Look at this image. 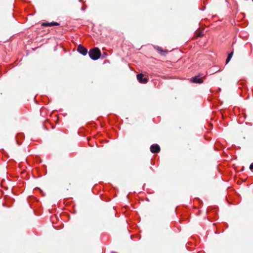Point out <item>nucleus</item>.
Instances as JSON below:
<instances>
[{"mask_svg": "<svg viewBox=\"0 0 253 253\" xmlns=\"http://www.w3.org/2000/svg\"><path fill=\"white\" fill-rule=\"evenodd\" d=\"M231 58H230V57H227L226 60V64H227L230 60Z\"/></svg>", "mask_w": 253, "mask_h": 253, "instance_id": "nucleus-10", "label": "nucleus"}, {"mask_svg": "<svg viewBox=\"0 0 253 253\" xmlns=\"http://www.w3.org/2000/svg\"><path fill=\"white\" fill-rule=\"evenodd\" d=\"M49 26L59 25V23H58L56 22H52L51 23H49Z\"/></svg>", "mask_w": 253, "mask_h": 253, "instance_id": "nucleus-8", "label": "nucleus"}, {"mask_svg": "<svg viewBox=\"0 0 253 253\" xmlns=\"http://www.w3.org/2000/svg\"><path fill=\"white\" fill-rule=\"evenodd\" d=\"M88 54L91 59L96 60L100 58L101 52L98 47H94L89 50Z\"/></svg>", "mask_w": 253, "mask_h": 253, "instance_id": "nucleus-1", "label": "nucleus"}, {"mask_svg": "<svg viewBox=\"0 0 253 253\" xmlns=\"http://www.w3.org/2000/svg\"><path fill=\"white\" fill-rule=\"evenodd\" d=\"M204 35V34L200 31H196L195 33V34H194V38H198V37H202Z\"/></svg>", "mask_w": 253, "mask_h": 253, "instance_id": "nucleus-7", "label": "nucleus"}, {"mask_svg": "<svg viewBox=\"0 0 253 253\" xmlns=\"http://www.w3.org/2000/svg\"><path fill=\"white\" fill-rule=\"evenodd\" d=\"M42 25L43 26H49V23H43Z\"/></svg>", "mask_w": 253, "mask_h": 253, "instance_id": "nucleus-9", "label": "nucleus"}, {"mask_svg": "<svg viewBox=\"0 0 253 253\" xmlns=\"http://www.w3.org/2000/svg\"><path fill=\"white\" fill-rule=\"evenodd\" d=\"M154 48L159 51L160 54L163 56H165L168 53L167 50H163L161 47L158 46H155Z\"/></svg>", "mask_w": 253, "mask_h": 253, "instance_id": "nucleus-5", "label": "nucleus"}, {"mask_svg": "<svg viewBox=\"0 0 253 253\" xmlns=\"http://www.w3.org/2000/svg\"><path fill=\"white\" fill-rule=\"evenodd\" d=\"M192 81L193 83H195L201 84L203 82V79L202 78H199V76H198L193 77L192 78Z\"/></svg>", "mask_w": 253, "mask_h": 253, "instance_id": "nucleus-6", "label": "nucleus"}, {"mask_svg": "<svg viewBox=\"0 0 253 253\" xmlns=\"http://www.w3.org/2000/svg\"><path fill=\"white\" fill-rule=\"evenodd\" d=\"M143 75L142 73L137 75V79L140 83H142V84L147 83L148 81V79L146 78H143Z\"/></svg>", "mask_w": 253, "mask_h": 253, "instance_id": "nucleus-3", "label": "nucleus"}, {"mask_svg": "<svg viewBox=\"0 0 253 253\" xmlns=\"http://www.w3.org/2000/svg\"><path fill=\"white\" fill-rule=\"evenodd\" d=\"M150 150L152 153H158L160 151V147L158 144H153L150 147Z\"/></svg>", "mask_w": 253, "mask_h": 253, "instance_id": "nucleus-4", "label": "nucleus"}, {"mask_svg": "<svg viewBox=\"0 0 253 253\" xmlns=\"http://www.w3.org/2000/svg\"><path fill=\"white\" fill-rule=\"evenodd\" d=\"M77 51L83 55H86L88 52L87 49L81 44L78 45Z\"/></svg>", "mask_w": 253, "mask_h": 253, "instance_id": "nucleus-2", "label": "nucleus"}, {"mask_svg": "<svg viewBox=\"0 0 253 253\" xmlns=\"http://www.w3.org/2000/svg\"><path fill=\"white\" fill-rule=\"evenodd\" d=\"M250 169L251 170H253V163L250 165Z\"/></svg>", "mask_w": 253, "mask_h": 253, "instance_id": "nucleus-11", "label": "nucleus"}, {"mask_svg": "<svg viewBox=\"0 0 253 253\" xmlns=\"http://www.w3.org/2000/svg\"><path fill=\"white\" fill-rule=\"evenodd\" d=\"M233 52H231L228 56V57H230V58H232V56H233Z\"/></svg>", "mask_w": 253, "mask_h": 253, "instance_id": "nucleus-12", "label": "nucleus"}]
</instances>
